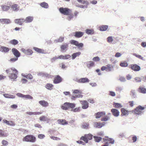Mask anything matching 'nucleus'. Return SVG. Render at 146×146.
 <instances>
[{
	"label": "nucleus",
	"instance_id": "nucleus-1",
	"mask_svg": "<svg viewBox=\"0 0 146 146\" xmlns=\"http://www.w3.org/2000/svg\"><path fill=\"white\" fill-rule=\"evenodd\" d=\"M7 74H9L8 77L10 79L14 80L17 77V74H18V71L14 68H9L5 70Z\"/></svg>",
	"mask_w": 146,
	"mask_h": 146
},
{
	"label": "nucleus",
	"instance_id": "nucleus-2",
	"mask_svg": "<svg viewBox=\"0 0 146 146\" xmlns=\"http://www.w3.org/2000/svg\"><path fill=\"white\" fill-rule=\"evenodd\" d=\"M76 106L75 104L73 103L66 102L64 103L61 106V109L64 110H67L69 109L74 108Z\"/></svg>",
	"mask_w": 146,
	"mask_h": 146
},
{
	"label": "nucleus",
	"instance_id": "nucleus-3",
	"mask_svg": "<svg viewBox=\"0 0 146 146\" xmlns=\"http://www.w3.org/2000/svg\"><path fill=\"white\" fill-rule=\"evenodd\" d=\"M23 141L27 142L34 143L36 141V138L33 135H29L24 137Z\"/></svg>",
	"mask_w": 146,
	"mask_h": 146
},
{
	"label": "nucleus",
	"instance_id": "nucleus-4",
	"mask_svg": "<svg viewBox=\"0 0 146 146\" xmlns=\"http://www.w3.org/2000/svg\"><path fill=\"white\" fill-rule=\"evenodd\" d=\"M103 140L105 144L102 145V146H108L109 144H113L114 143V141L113 139L109 138L108 137H105V138H103Z\"/></svg>",
	"mask_w": 146,
	"mask_h": 146
},
{
	"label": "nucleus",
	"instance_id": "nucleus-5",
	"mask_svg": "<svg viewBox=\"0 0 146 146\" xmlns=\"http://www.w3.org/2000/svg\"><path fill=\"white\" fill-rule=\"evenodd\" d=\"M93 135L91 134H86L84 136L81 137L80 138V140L84 141L86 143L88 142V140L92 139Z\"/></svg>",
	"mask_w": 146,
	"mask_h": 146
},
{
	"label": "nucleus",
	"instance_id": "nucleus-6",
	"mask_svg": "<svg viewBox=\"0 0 146 146\" xmlns=\"http://www.w3.org/2000/svg\"><path fill=\"white\" fill-rule=\"evenodd\" d=\"M145 109V107L139 106L136 107L134 111V113L138 115L140 114L143 112V110Z\"/></svg>",
	"mask_w": 146,
	"mask_h": 146
},
{
	"label": "nucleus",
	"instance_id": "nucleus-7",
	"mask_svg": "<svg viewBox=\"0 0 146 146\" xmlns=\"http://www.w3.org/2000/svg\"><path fill=\"white\" fill-rule=\"evenodd\" d=\"M62 80V78L59 75H56L54 76L53 80L54 84H58L61 83Z\"/></svg>",
	"mask_w": 146,
	"mask_h": 146
},
{
	"label": "nucleus",
	"instance_id": "nucleus-8",
	"mask_svg": "<svg viewBox=\"0 0 146 146\" xmlns=\"http://www.w3.org/2000/svg\"><path fill=\"white\" fill-rule=\"evenodd\" d=\"M59 10L61 13L64 15H69L70 13V9L67 8L61 7L59 8Z\"/></svg>",
	"mask_w": 146,
	"mask_h": 146
},
{
	"label": "nucleus",
	"instance_id": "nucleus-9",
	"mask_svg": "<svg viewBox=\"0 0 146 146\" xmlns=\"http://www.w3.org/2000/svg\"><path fill=\"white\" fill-rule=\"evenodd\" d=\"M17 96L19 97L25 98V99H33V98L29 95H25L21 93H18Z\"/></svg>",
	"mask_w": 146,
	"mask_h": 146
},
{
	"label": "nucleus",
	"instance_id": "nucleus-10",
	"mask_svg": "<svg viewBox=\"0 0 146 146\" xmlns=\"http://www.w3.org/2000/svg\"><path fill=\"white\" fill-rule=\"evenodd\" d=\"M21 51L27 55H31L33 53L32 50L31 49H25L22 48L21 50Z\"/></svg>",
	"mask_w": 146,
	"mask_h": 146
},
{
	"label": "nucleus",
	"instance_id": "nucleus-11",
	"mask_svg": "<svg viewBox=\"0 0 146 146\" xmlns=\"http://www.w3.org/2000/svg\"><path fill=\"white\" fill-rule=\"evenodd\" d=\"M76 81L79 83H85L88 82H89V80L87 78H83L79 79H77Z\"/></svg>",
	"mask_w": 146,
	"mask_h": 146
},
{
	"label": "nucleus",
	"instance_id": "nucleus-12",
	"mask_svg": "<svg viewBox=\"0 0 146 146\" xmlns=\"http://www.w3.org/2000/svg\"><path fill=\"white\" fill-rule=\"evenodd\" d=\"M80 103L82 105V108L85 109L89 107L88 104L86 100L80 101Z\"/></svg>",
	"mask_w": 146,
	"mask_h": 146
},
{
	"label": "nucleus",
	"instance_id": "nucleus-13",
	"mask_svg": "<svg viewBox=\"0 0 146 146\" xmlns=\"http://www.w3.org/2000/svg\"><path fill=\"white\" fill-rule=\"evenodd\" d=\"M112 66L110 64H108L106 66H103L101 68L102 71L106 70V71H111Z\"/></svg>",
	"mask_w": 146,
	"mask_h": 146
},
{
	"label": "nucleus",
	"instance_id": "nucleus-14",
	"mask_svg": "<svg viewBox=\"0 0 146 146\" xmlns=\"http://www.w3.org/2000/svg\"><path fill=\"white\" fill-rule=\"evenodd\" d=\"M131 69L134 71H138L140 70V67L136 64H132L130 66Z\"/></svg>",
	"mask_w": 146,
	"mask_h": 146
},
{
	"label": "nucleus",
	"instance_id": "nucleus-15",
	"mask_svg": "<svg viewBox=\"0 0 146 146\" xmlns=\"http://www.w3.org/2000/svg\"><path fill=\"white\" fill-rule=\"evenodd\" d=\"M38 102L43 107H46L49 106V104L47 102L44 100L40 101Z\"/></svg>",
	"mask_w": 146,
	"mask_h": 146
},
{
	"label": "nucleus",
	"instance_id": "nucleus-16",
	"mask_svg": "<svg viewBox=\"0 0 146 146\" xmlns=\"http://www.w3.org/2000/svg\"><path fill=\"white\" fill-rule=\"evenodd\" d=\"M12 50L13 54L15 56V57L18 58L20 56L21 54L17 49L15 48H13Z\"/></svg>",
	"mask_w": 146,
	"mask_h": 146
},
{
	"label": "nucleus",
	"instance_id": "nucleus-17",
	"mask_svg": "<svg viewBox=\"0 0 146 146\" xmlns=\"http://www.w3.org/2000/svg\"><path fill=\"white\" fill-rule=\"evenodd\" d=\"M111 112L114 116L117 117L119 115V111L116 109H111Z\"/></svg>",
	"mask_w": 146,
	"mask_h": 146
},
{
	"label": "nucleus",
	"instance_id": "nucleus-18",
	"mask_svg": "<svg viewBox=\"0 0 146 146\" xmlns=\"http://www.w3.org/2000/svg\"><path fill=\"white\" fill-rule=\"evenodd\" d=\"M71 57V56L69 54H66L65 55H60L59 56V58L60 59H68Z\"/></svg>",
	"mask_w": 146,
	"mask_h": 146
},
{
	"label": "nucleus",
	"instance_id": "nucleus-19",
	"mask_svg": "<svg viewBox=\"0 0 146 146\" xmlns=\"http://www.w3.org/2000/svg\"><path fill=\"white\" fill-rule=\"evenodd\" d=\"M70 43L73 45L76 46H83V44L82 43H78V42L76 40H72L70 41Z\"/></svg>",
	"mask_w": 146,
	"mask_h": 146
},
{
	"label": "nucleus",
	"instance_id": "nucleus-20",
	"mask_svg": "<svg viewBox=\"0 0 146 146\" xmlns=\"http://www.w3.org/2000/svg\"><path fill=\"white\" fill-rule=\"evenodd\" d=\"M33 19V16H28L25 19V22L27 23H31Z\"/></svg>",
	"mask_w": 146,
	"mask_h": 146
},
{
	"label": "nucleus",
	"instance_id": "nucleus-21",
	"mask_svg": "<svg viewBox=\"0 0 146 146\" xmlns=\"http://www.w3.org/2000/svg\"><path fill=\"white\" fill-rule=\"evenodd\" d=\"M0 21L1 23H5L7 24H9L11 23L10 20L9 19H0Z\"/></svg>",
	"mask_w": 146,
	"mask_h": 146
},
{
	"label": "nucleus",
	"instance_id": "nucleus-22",
	"mask_svg": "<svg viewBox=\"0 0 146 146\" xmlns=\"http://www.w3.org/2000/svg\"><path fill=\"white\" fill-rule=\"evenodd\" d=\"M25 22V19H16L15 20V23L19 24V25H21L23 23Z\"/></svg>",
	"mask_w": 146,
	"mask_h": 146
},
{
	"label": "nucleus",
	"instance_id": "nucleus-23",
	"mask_svg": "<svg viewBox=\"0 0 146 146\" xmlns=\"http://www.w3.org/2000/svg\"><path fill=\"white\" fill-rule=\"evenodd\" d=\"M105 114V113L104 112H98L96 114V118H100L104 115Z\"/></svg>",
	"mask_w": 146,
	"mask_h": 146
},
{
	"label": "nucleus",
	"instance_id": "nucleus-24",
	"mask_svg": "<svg viewBox=\"0 0 146 146\" xmlns=\"http://www.w3.org/2000/svg\"><path fill=\"white\" fill-rule=\"evenodd\" d=\"M74 36L77 38H80L82 37L84 34V33L80 31H76L75 33Z\"/></svg>",
	"mask_w": 146,
	"mask_h": 146
},
{
	"label": "nucleus",
	"instance_id": "nucleus-25",
	"mask_svg": "<svg viewBox=\"0 0 146 146\" xmlns=\"http://www.w3.org/2000/svg\"><path fill=\"white\" fill-rule=\"evenodd\" d=\"M105 124V123L103 122L101 123L100 122H96L95 124V126L98 128H101Z\"/></svg>",
	"mask_w": 146,
	"mask_h": 146
},
{
	"label": "nucleus",
	"instance_id": "nucleus-26",
	"mask_svg": "<svg viewBox=\"0 0 146 146\" xmlns=\"http://www.w3.org/2000/svg\"><path fill=\"white\" fill-rule=\"evenodd\" d=\"M57 121L59 124L62 125H64L68 124V122L65 119H59Z\"/></svg>",
	"mask_w": 146,
	"mask_h": 146
},
{
	"label": "nucleus",
	"instance_id": "nucleus-27",
	"mask_svg": "<svg viewBox=\"0 0 146 146\" xmlns=\"http://www.w3.org/2000/svg\"><path fill=\"white\" fill-rule=\"evenodd\" d=\"M11 8L13 11H17L19 10V7L17 4H14L12 6Z\"/></svg>",
	"mask_w": 146,
	"mask_h": 146
},
{
	"label": "nucleus",
	"instance_id": "nucleus-28",
	"mask_svg": "<svg viewBox=\"0 0 146 146\" xmlns=\"http://www.w3.org/2000/svg\"><path fill=\"white\" fill-rule=\"evenodd\" d=\"M108 26L106 25H103L100 27V30L101 31H104L107 30Z\"/></svg>",
	"mask_w": 146,
	"mask_h": 146
},
{
	"label": "nucleus",
	"instance_id": "nucleus-29",
	"mask_svg": "<svg viewBox=\"0 0 146 146\" xmlns=\"http://www.w3.org/2000/svg\"><path fill=\"white\" fill-rule=\"evenodd\" d=\"M4 97L7 98L13 99L15 98V96L13 95H11L8 94H3Z\"/></svg>",
	"mask_w": 146,
	"mask_h": 146
},
{
	"label": "nucleus",
	"instance_id": "nucleus-30",
	"mask_svg": "<svg viewBox=\"0 0 146 146\" xmlns=\"http://www.w3.org/2000/svg\"><path fill=\"white\" fill-rule=\"evenodd\" d=\"M7 136L8 134L5 133L4 131L0 129V137H7Z\"/></svg>",
	"mask_w": 146,
	"mask_h": 146
},
{
	"label": "nucleus",
	"instance_id": "nucleus-31",
	"mask_svg": "<svg viewBox=\"0 0 146 146\" xmlns=\"http://www.w3.org/2000/svg\"><path fill=\"white\" fill-rule=\"evenodd\" d=\"M0 49L1 51L5 52H8L9 50L8 48L5 47L4 46H1L0 48Z\"/></svg>",
	"mask_w": 146,
	"mask_h": 146
},
{
	"label": "nucleus",
	"instance_id": "nucleus-32",
	"mask_svg": "<svg viewBox=\"0 0 146 146\" xmlns=\"http://www.w3.org/2000/svg\"><path fill=\"white\" fill-rule=\"evenodd\" d=\"M81 54V52H78L73 53L72 55V58L74 59L76 57L79 56Z\"/></svg>",
	"mask_w": 146,
	"mask_h": 146
},
{
	"label": "nucleus",
	"instance_id": "nucleus-33",
	"mask_svg": "<svg viewBox=\"0 0 146 146\" xmlns=\"http://www.w3.org/2000/svg\"><path fill=\"white\" fill-rule=\"evenodd\" d=\"M138 90L139 92L143 93L145 94L146 93V89L143 88L139 87L138 89Z\"/></svg>",
	"mask_w": 146,
	"mask_h": 146
},
{
	"label": "nucleus",
	"instance_id": "nucleus-34",
	"mask_svg": "<svg viewBox=\"0 0 146 146\" xmlns=\"http://www.w3.org/2000/svg\"><path fill=\"white\" fill-rule=\"evenodd\" d=\"M1 7L2 9L4 11H7L9 10L10 8L9 6L6 5H2Z\"/></svg>",
	"mask_w": 146,
	"mask_h": 146
},
{
	"label": "nucleus",
	"instance_id": "nucleus-35",
	"mask_svg": "<svg viewBox=\"0 0 146 146\" xmlns=\"http://www.w3.org/2000/svg\"><path fill=\"white\" fill-rule=\"evenodd\" d=\"M94 63L92 61H90L87 63V67L88 68H90L94 66Z\"/></svg>",
	"mask_w": 146,
	"mask_h": 146
},
{
	"label": "nucleus",
	"instance_id": "nucleus-36",
	"mask_svg": "<svg viewBox=\"0 0 146 146\" xmlns=\"http://www.w3.org/2000/svg\"><path fill=\"white\" fill-rule=\"evenodd\" d=\"M53 86V85L52 84L50 83L47 84L45 86L46 88L49 90H52Z\"/></svg>",
	"mask_w": 146,
	"mask_h": 146
},
{
	"label": "nucleus",
	"instance_id": "nucleus-37",
	"mask_svg": "<svg viewBox=\"0 0 146 146\" xmlns=\"http://www.w3.org/2000/svg\"><path fill=\"white\" fill-rule=\"evenodd\" d=\"M40 5L42 7L45 8H47L48 7V4L45 2H43L40 4Z\"/></svg>",
	"mask_w": 146,
	"mask_h": 146
},
{
	"label": "nucleus",
	"instance_id": "nucleus-38",
	"mask_svg": "<svg viewBox=\"0 0 146 146\" xmlns=\"http://www.w3.org/2000/svg\"><path fill=\"white\" fill-rule=\"evenodd\" d=\"M93 137L95 141L96 142H99L102 140V139L101 137L97 136H94Z\"/></svg>",
	"mask_w": 146,
	"mask_h": 146
},
{
	"label": "nucleus",
	"instance_id": "nucleus-39",
	"mask_svg": "<svg viewBox=\"0 0 146 146\" xmlns=\"http://www.w3.org/2000/svg\"><path fill=\"white\" fill-rule=\"evenodd\" d=\"M113 105L114 107L117 108H120L122 107L121 105L119 103H114Z\"/></svg>",
	"mask_w": 146,
	"mask_h": 146
},
{
	"label": "nucleus",
	"instance_id": "nucleus-40",
	"mask_svg": "<svg viewBox=\"0 0 146 146\" xmlns=\"http://www.w3.org/2000/svg\"><path fill=\"white\" fill-rule=\"evenodd\" d=\"M10 43L13 45H16L18 43V41L15 39H13L10 41Z\"/></svg>",
	"mask_w": 146,
	"mask_h": 146
},
{
	"label": "nucleus",
	"instance_id": "nucleus-41",
	"mask_svg": "<svg viewBox=\"0 0 146 146\" xmlns=\"http://www.w3.org/2000/svg\"><path fill=\"white\" fill-rule=\"evenodd\" d=\"M86 32L88 34H91L94 33V31L92 29H87L86 30Z\"/></svg>",
	"mask_w": 146,
	"mask_h": 146
},
{
	"label": "nucleus",
	"instance_id": "nucleus-42",
	"mask_svg": "<svg viewBox=\"0 0 146 146\" xmlns=\"http://www.w3.org/2000/svg\"><path fill=\"white\" fill-rule=\"evenodd\" d=\"M64 39V37H60L58 39H56L54 40V42H61L63 41Z\"/></svg>",
	"mask_w": 146,
	"mask_h": 146
},
{
	"label": "nucleus",
	"instance_id": "nucleus-43",
	"mask_svg": "<svg viewBox=\"0 0 146 146\" xmlns=\"http://www.w3.org/2000/svg\"><path fill=\"white\" fill-rule=\"evenodd\" d=\"M39 119L41 121H46L47 120V118L44 116H42L39 117Z\"/></svg>",
	"mask_w": 146,
	"mask_h": 146
},
{
	"label": "nucleus",
	"instance_id": "nucleus-44",
	"mask_svg": "<svg viewBox=\"0 0 146 146\" xmlns=\"http://www.w3.org/2000/svg\"><path fill=\"white\" fill-rule=\"evenodd\" d=\"M81 3L83 5H86L87 6V8H88V5L89 4V2L87 1L83 0Z\"/></svg>",
	"mask_w": 146,
	"mask_h": 146
},
{
	"label": "nucleus",
	"instance_id": "nucleus-45",
	"mask_svg": "<svg viewBox=\"0 0 146 146\" xmlns=\"http://www.w3.org/2000/svg\"><path fill=\"white\" fill-rule=\"evenodd\" d=\"M80 110V108L79 107H77L76 108H75L74 109H72L71 111H74V112H79Z\"/></svg>",
	"mask_w": 146,
	"mask_h": 146
},
{
	"label": "nucleus",
	"instance_id": "nucleus-46",
	"mask_svg": "<svg viewBox=\"0 0 146 146\" xmlns=\"http://www.w3.org/2000/svg\"><path fill=\"white\" fill-rule=\"evenodd\" d=\"M121 111V114L123 115H125L127 113V111L124 108H122Z\"/></svg>",
	"mask_w": 146,
	"mask_h": 146
},
{
	"label": "nucleus",
	"instance_id": "nucleus-47",
	"mask_svg": "<svg viewBox=\"0 0 146 146\" xmlns=\"http://www.w3.org/2000/svg\"><path fill=\"white\" fill-rule=\"evenodd\" d=\"M68 16L67 18V19L68 20V21H70L71 20L73 17H74V15H72V14H69L68 15Z\"/></svg>",
	"mask_w": 146,
	"mask_h": 146
},
{
	"label": "nucleus",
	"instance_id": "nucleus-48",
	"mask_svg": "<svg viewBox=\"0 0 146 146\" xmlns=\"http://www.w3.org/2000/svg\"><path fill=\"white\" fill-rule=\"evenodd\" d=\"M120 65L122 67H126L127 66L128 64H127V62H124L121 63L120 64Z\"/></svg>",
	"mask_w": 146,
	"mask_h": 146
},
{
	"label": "nucleus",
	"instance_id": "nucleus-49",
	"mask_svg": "<svg viewBox=\"0 0 146 146\" xmlns=\"http://www.w3.org/2000/svg\"><path fill=\"white\" fill-rule=\"evenodd\" d=\"M24 77L29 79H32L33 78V76L31 74H29L27 76H24Z\"/></svg>",
	"mask_w": 146,
	"mask_h": 146
},
{
	"label": "nucleus",
	"instance_id": "nucleus-50",
	"mask_svg": "<svg viewBox=\"0 0 146 146\" xmlns=\"http://www.w3.org/2000/svg\"><path fill=\"white\" fill-rule=\"evenodd\" d=\"M89 126V124L87 123H84L82 125L83 127L85 129L88 128Z\"/></svg>",
	"mask_w": 146,
	"mask_h": 146
},
{
	"label": "nucleus",
	"instance_id": "nucleus-51",
	"mask_svg": "<svg viewBox=\"0 0 146 146\" xmlns=\"http://www.w3.org/2000/svg\"><path fill=\"white\" fill-rule=\"evenodd\" d=\"M107 40L108 42H111L113 41V37L112 36H109L107 38Z\"/></svg>",
	"mask_w": 146,
	"mask_h": 146
},
{
	"label": "nucleus",
	"instance_id": "nucleus-52",
	"mask_svg": "<svg viewBox=\"0 0 146 146\" xmlns=\"http://www.w3.org/2000/svg\"><path fill=\"white\" fill-rule=\"evenodd\" d=\"M2 143L3 145L7 146L8 144V142L6 140H3L2 141Z\"/></svg>",
	"mask_w": 146,
	"mask_h": 146
},
{
	"label": "nucleus",
	"instance_id": "nucleus-53",
	"mask_svg": "<svg viewBox=\"0 0 146 146\" xmlns=\"http://www.w3.org/2000/svg\"><path fill=\"white\" fill-rule=\"evenodd\" d=\"M45 136L42 134H39L38 135V137L40 139H42L44 138Z\"/></svg>",
	"mask_w": 146,
	"mask_h": 146
},
{
	"label": "nucleus",
	"instance_id": "nucleus-54",
	"mask_svg": "<svg viewBox=\"0 0 146 146\" xmlns=\"http://www.w3.org/2000/svg\"><path fill=\"white\" fill-rule=\"evenodd\" d=\"M135 81L137 82H140L141 81V78L139 77H136L135 78Z\"/></svg>",
	"mask_w": 146,
	"mask_h": 146
},
{
	"label": "nucleus",
	"instance_id": "nucleus-55",
	"mask_svg": "<svg viewBox=\"0 0 146 146\" xmlns=\"http://www.w3.org/2000/svg\"><path fill=\"white\" fill-rule=\"evenodd\" d=\"M92 59L94 61L96 62L99 61L100 60V58L98 56L94 57Z\"/></svg>",
	"mask_w": 146,
	"mask_h": 146
},
{
	"label": "nucleus",
	"instance_id": "nucleus-56",
	"mask_svg": "<svg viewBox=\"0 0 146 146\" xmlns=\"http://www.w3.org/2000/svg\"><path fill=\"white\" fill-rule=\"evenodd\" d=\"M18 59V57H15V58H11L10 60V61L13 62L17 60Z\"/></svg>",
	"mask_w": 146,
	"mask_h": 146
},
{
	"label": "nucleus",
	"instance_id": "nucleus-57",
	"mask_svg": "<svg viewBox=\"0 0 146 146\" xmlns=\"http://www.w3.org/2000/svg\"><path fill=\"white\" fill-rule=\"evenodd\" d=\"M50 138L53 140H60V139L57 137H55L53 136H51L50 137Z\"/></svg>",
	"mask_w": 146,
	"mask_h": 146
},
{
	"label": "nucleus",
	"instance_id": "nucleus-58",
	"mask_svg": "<svg viewBox=\"0 0 146 146\" xmlns=\"http://www.w3.org/2000/svg\"><path fill=\"white\" fill-rule=\"evenodd\" d=\"M34 126L35 127H37L40 129L42 128V126L39 123H36L34 125Z\"/></svg>",
	"mask_w": 146,
	"mask_h": 146
},
{
	"label": "nucleus",
	"instance_id": "nucleus-59",
	"mask_svg": "<svg viewBox=\"0 0 146 146\" xmlns=\"http://www.w3.org/2000/svg\"><path fill=\"white\" fill-rule=\"evenodd\" d=\"M109 117L107 116L102 118L101 120L102 121H106L109 119Z\"/></svg>",
	"mask_w": 146,
	"mask_h": 146
},
{
	"label": "nucleus",
	"instance_id": "nucleus-60",
	"mask_svg": "<svg viewBox=\"0 0 146 146\" xmlns=\"http://www.w3.org/2000/svg\"><path fill=\"white\" fill-rule=\"evenodd\" d=\"M134 56H135L139 58L140 59L143 60V58L140 55L137 54H134Z\"/></svg>",
	"mask_w": 146,
	"mask_h": 146
},
{
	"label": "nucleus",
	"instance_id": "nucleus-61",
	"mask_svg": "<svg viewBox=\"0 0 146 146\" xmlns=\"http://www.w3.org/2000/svg\"><path fill=\"white\" fill-rule=\"evenodd\" d=\"M128 103H129V106L131 107H133L135 105V104L134 103V102L133 101H130Z\"/></svg>",
	"mask_w": 146,
	"mask_h": 146
},
{
	"label": "nucleus",
	"instance_id": "nucleus-62",
	"mask_svg": "<svg viewBox=\"0 0 146 146\" xmlns=\"http://www.w3.org/2000/svg\"><path fill=\"white\" fill-rule=\"evenodd\" d=\"M78 7L84 9L87 8V6L86 5H80L78 6Z\"/></svg>",
	"mask_w": 146,
	"mask_h": 146
},
{
	"label": "nucleus",
	"instance_id": "nucleus-63",
	"mask_svg": "<svg viewBox=\"0 0 146 146\" xmlns=\"http://www.w3.org/2000/svg\"><path fill=\"white\" fill-rule=\"evenodd\" d=\"M88 101L90 103L93 104L94 103V100L93 99H88Z\"/></svg>",
	"mask_w": 146,
	"mask_h": 146
},
{
	"label": "nucleus",
	"instance_id": "nucleus-64",
	"mask_svg": "<svg viewBox=\"0 0 146 146\" xmlns=\"http://www.w3.org/2000/svg\"><path fill=\"white\" fill-rule=\"evenodd\" d=\"M6 78L5 76H4L2 74L0 75V80L5 79Z\"/></svg>",
	"mask_w": 146,
	"mask_h": 146
}]
</instances>
